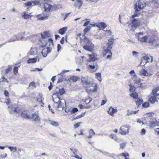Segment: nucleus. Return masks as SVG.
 I'll return each instance as SVG.
<instances>
[{
    "mask_svg": "<svg viewBox=\"0 0 159 159\" xmlns=\"http://www.w3.org/2000/svg\"><path fill=\"white\" fill-rule=\"evenodd\" d=\"M108 42L107 43V48L106 49H108L111 50L112 48V45L114 42V39L112 38H111L108 40Z\"/></svg>",
    "mask_w": 159,
    "mask_h": 159,
    "instance_id": "2eb2a0df",
    "label": "nucleus"
},
{
    "mask_svg": "<svg viewBox=\"0 0 159 159\" xmlns=\"http://www.w3.org/2000/svg\"><path fill=\"white\" fill-rule=\"evenodd\" d=\"M103 56V57H106V58L111 59L112 56V53L111 50L108 49H106L104 50Z\"/></svg>",
    "mask_w": 159,
    "mask_h": 159,
    "instance_id": "0eeeda50",
    "label": "nucleus"
},
{
    "mask_svg": "<svg viewBox=\"0 0 159 159\" xmlns=\"http://www.w3.org/2000/svg\"><path fill=\"white\" fill-rule=\"evenodd\" d=\"M23 18L25 19H27L31 17V16L27 14L25 12L23 15H22Z\"/></svg>",
    "mask_w": 159,
    "mask_h": 159,
    "instance_id": "72a5a7b5",
    "label": "nucleus"
},
{
    "mask_svg": "<svg viewBox=\"0 0 159 159\" xmlns=\"http://www.w3.org/2000/svg\"><path fill=\"white\" fill-rule=\"evenodd\" d=\"M31 115V113L28 110H24L20 115L22 118L25 119H30Z\"/></svg>",
    "mask_w": 159,
    "mask_h": 159,
    "instance_id": "20e7f679",
    "label": "nucleus"
},
{
    "mask_svg": "<svg viewBox=\"0 0 159 159\" xmlns=\"http://www.w3.org/2000/svg\"><path fill=\"white\" fill-rule=\"evenodd\" d=\"M96 78L100 81L101 82L102 81V79L101 77V73L98 72L95 74Z\"/></svg>",
    "mask_w": 159,
    "mask_h": 159,
    "instance_id": "e433bc0d",
    "label": "nucleus"
},
{
    "mask_svg": "<svg viewBox=\"0 0 159 159\" xmlns=\"http://www.w3.org/2000/svg\"><path fill=\"white\" fill-rule=\"evenodd\" d=\"M33 87L34 88H36V86L35 84V83L34 82H31L29 84V87Z\"/></svg>",
    "mask_w": 159,
    "mask_h": 159,
    "instance_id": "bf43d9fd",
    "label": "nucleus"
},
{
    "mask_svg": "<svg viewBox=\"0 0 159 159\" xmlns=\"http://www.w3.org/2000/svg\"><path fill=\"white\" fill-rule=\"evenodd\" d=\"M21 110V109L19 107H15L14 108V113H18L20 112Z\"/></svg>",
    "mask_w": 159,
    "mask_h": 159,
    "instance_id": "ea45409f",
    "label": "nucleus"
},
{
    "mask_svg": "<svg viewBox=\"0 0 159 159\" xmlns=\"http://www.w3.org/2000/svg\"><path fill=\"white\" fill-rule=\"evenodd\" d=\"M6 82L7 83H8V81L5 78V77L4 76H2L1 79H0V83L1 82Z\"/></svg>",
    "mask_w": 159,
    "mask_h": 159,
    "instance_id": "3c124183",
    "label": "nucleus"
},
{
    "mask_svg": "<svg viewBox=\"0 0 159 159\" xmlns=\"http://www.w3.org/2000/svg\"><path fill=\"white\" fill-rule=\"evenodd\" d=\"M131 79H132V80L136 83H140V81L139 79H138L136 75H132V76L131 77Z\"/></svg>",
    "mask_w": 159,
    "mask_h": 159,
    "instance_id": "c85d7f7f",
    "label": "nucleus"
},
{
    "mask_svg": "<svg viewBox=\"0 0 159 159\" xmlns=\"http://www.w3.org/2000/svg\"><path fill=\"white\" fill-rule=\"evenodd\" d=\"M39 17V20H44L48 18V16H41L40 17Z\"/></svg>",
    "mask_w": 159,
    "mask_h": 159,
    "instance_id": "680f3d73",
    "label": "nucleus"
},
{
    "mask_svg": "<svg viewBox=\"0 0 159 159\" xmlns=\"http://www.w3.org/2000/svg\"><path fill=\"white\" fill-rule=\"evenodd\" d=\"M140 74L142 75L147 76L148 75V72L146 70L144 69H142L141 70Z\"/></svg>",
    "mask_w": 159,
    "mask_h": 159,
    "instance_id": "473e14b6",
    "label": "nucleus"
},
{
    "mask_svg": "<svg viewBox=\"0 0 159 159\" xmlns=\"http://www.w3.org/2000/svg\"><path fill=\"white\" fill-rule=\"evenodd\" d=\"M129 129L128 127L124 126H122L120 129V132L122 135H125L128 133Z\"/></svg>",
    "mask_w": 159,
    "mask_h": 159,
    "instance_id": "9d476101",
    "label": "nucleus"
},
{
    "mask_svg": "<svg viewBox=\"0 0 159 159\" xmlns=\"http://www.w3.org/2000/svg\"><path fill=\"white\" fill-rule=\"evenodd\" d=\"M70 80L73 82H75L80 80V78L75 76H72L70 78Z\"/></svg>",
    "mask_w": 159,
    "mask_h": 159,
    "instance_id": "c756f323",
    "label": "nucleus"
},
{
    "mask_svg": "<svg viewBox=\"0 0 159 159\" xmlns=\"http://www.w3.org/2000/svg\"><path fill=\"white\" fill-rule=\"evenodd\" d=\"M8 108L9 109V111L10 114H13L14 113V108L12 105H11L8 106Z\"/></svg>",
    "mask_w": 159,
    "mask_h": 159,
    "instance_id": "7c9ffc66",
    "label": "nucleus"
},
{
    "mask_svg": "<svg viewBox=\"0 0 159 159\" xmlns=\"http://www.w3.org/2000/svg\"><path fill=\"white\" fill-rule=\"evenodd\" d=\"M83 48L86 50L92 52L93 49V44L91 43L89 45H86L83 46Z\"/></svg>",
    "mask_w": 159,
    "mask_h": 159,
    "instance_id": "ddd939ff",
    "label": "nucleus"
},
{
    "mask_svg": "<svg viewBox=\"0 0 159 159\" xmlns=\"http://www.w3.org/2000/svg\"><path fill=\"white\" fill-rule=\"evenodd\" d=\"M142 106L143 107H149V103L148 102H146L143 103Z\"/></svg>",
    "mask_w": 159,
    "mask_h": 159,
    "instance_id": "49530a36",
    "label": "nucleus"
},
{
    "mask_svg": "<svg viewBox=\"0 0 159 159\" xmlns=\"http://www.w3.org/2000/svg\"><path fill=\"white\" fill-rule=\"evenodd\" d=\"M78 111V109L76 107L74 108L71 110V114H73Z\"/></svg>",
    "mask_w": 159,
    "mask_h": 159,
    "instance_id": "864d4df0",
    "label": "nucleus"
},
{
    "mask_svg": "<svg viewBox=\"0 0 159 159\" xmlns=\"http://www.w3.org/2000/svg\"><path fill=\"white\" fill-rule=\"evenodd\" d=\"M48 42L49 43V44L50 46L53 45V40L51 39L50 38L48 39Z\"/></svg>",
    "mask_w": 159,
    "mask_h": 159,
    "instance_id": "6e6d98bb",
    "label": "nucleus"
},
{
    "mask_svg": "<svg viewBox=\"0 0 159 159\" xmlns=\"http://www.w3.org/2000/svg\"><path fill=\"white\" fill-rule=\"evenodd\" d=\"M41 37L42 39H45L50 37V34L49 31H45L41 34Z\"/></svg>",
    "mask_w": 159,
    "mask_h": 159,
    "instance_id": "4468645a",
    "label": "nucleus"
},
{
    "mask_svg": "<svg viewBox=\"0 0 159 159\" xmlns=\"http://www.w3.org/2000/svg\"><path fill=\"white\" fill-rule=\"evenodd\" d=\"M82 123H81V122H79L76 123L74 125V128L75 129H76V128H78L80 126V124H82Z\"/></svg>",
    "mask_w": 159,
    "mask_h": 159,
    "instance_id": "4d7b16f0",
    "label": "nucleus"
},
{
    "mask_svg": "<svg viewBox=\"0 0 159 159\" xmlns=\"http://www.w3.org/2000/svg\"><path fill=\"white\" fill-rule=\"evenodd\" d=\"M157 98L154 95L152 96L149 99V101L152 104L156 102H158Z\"/></svg>",
    "mask_w": 159,
    "mask_h": 159,
    "instance_id": "cd10ccee",
    "label": "nucleus"
},
{
    "mask_svg": "<svg viewBox=\"0 0 159 159\" xmlns=\"http://www.w3.org/2000/svg\"><path fill=\"white\" fill-rule=\"evenodd\" d=\"M147 43H148V45L152 48L157 47L159 43L154 38L151 36L148 37Z\"/></svg>",
    "mask_w": 159,
    "mask_h": 159,
    "instance_id": "f03ea898",
    "label": "nucleus"
},
{
    "mask_svg": "<svg viewBox=\"0 0 159 159\" xmlns=\"http://www.w3.org/2000/svg\"><path fill=\"white\" fill-rule=\"evenodd\" d=\"M89 133L90 135H94L95 134V133L93 129H91L89 130Z\"/></svg>",
    "mask_w": 159,
    "mask_h": 159,
    "instance_id": "69168bd1",
    "label": "nucleus"
},
{
    "mask_svg": "<svg viewBox=\"0 0 159 159\" xmlns=\"http://www.w3.org/2000/svg\"><path fill=\"white\" fill-rule=\"evenodd\" d=\"M83 1L81 0H76V2L75 4V7L78 9H80L83 4Z\"/></svg>",
    "mask_w": 159,
    "mask_h": 159,
    "instance_id": "4be33fe9",
    "label": "nucleus"
},
{
    "mask_svg": "<svg viewBox=\"0 0 159 159\" xmlns=\"http://www.w3.org/2000/svg\"><path fill=\"white\" fill-rule=\"evenodd\" d=\"M121 156H124L125 157V159H128L127 158V157L129 156V154L128 153H122L120 154Z\"/></svg>",
    "mask_w": 159,
    "mask_h": 159,
    "instance_id": "8fccbe9b",
    "label": "nucleus"
},
{
    "mask_svg": "<svg viewBox=\"0 0 159 159\" xmlns=\"http://www.w3.org/2000/svg\"><path fill=\"white\" fill-rule=\"evenodd\" d=\"M11 100L9 98H7L5 102V103H6L7 105H9V104L11 103Z\"/></svg>",
    "mask_w": 159,
    "mask_h": 159,
    "instance_id": "e2e57ef3",
    "label": "nucleus"
},
{
    "mask_svg": "<svg viewBox=\"0 0 159 159\" xmlns=\"http://www.w3.org/2000/svg\"><path fill=\"white\" fill-rule=\"evenodd\" d=\"M156 90H155V89H153L152 90V93L153 95L156 98H159V93H157Z\"/></svg>",
    "mask_w": 159,
    "mask_h": 159,
    "instance_id": "f704fd0d",
    "label": "nucleus"
},
{
    "mask_svg": "<svg viewBox=\"0 0 159 159\" xmlns=\"http://www.w3.org/2000/svg\"><path fill=\"white\" fill-rule=\"evenodd\" d=\"M43 4L44 11L47 12H50L52 7V5L47 2H44Z\"/></svg>",
    "mask_w": 159,
    "mask_h": 159,
    "instance_id": "1a4fd4ad",
    "label": "nucleus"
},
{
    "mask_svg": "<svg viewBox=\"0 0 159 159\" xmlns=\"http://www.w3.org/2000/svg\"><path fill=\"white\" fill-rule=\"evenodd\" d=\"M12 67L11 65H8V67L6 68L5 70V72L7 75L8 73L12 70Z\"/></svg>",
    "mask_w": 159,
    "mask_h": 159,
    "instance_id": "c9c22d12",
    "label": "nucleus"
},
{
    "mask_svg": "<svg viewBox=\"0 0 159 159\" xmlns=\"http://www.w3.org/2000/svg\"><path fill=\"white\" fill-rule=\"evenodd\" d=\"M92 100V99L91 98L89 97L86 98L85 99H84V102L85 103V104H87L89 103Z\"/></svg>",
    "mask_w": 159,
    "mask_h": 159,
    "instance_id": "58836bf2",
    "label": "nucleus"
},
{
    "mask_svg": "<svg viewBox=\"0 0 159 159\" xmlns=\"http://www.w3.org/2000/svg\"><path fill=\"white\" fill-rule=\"evenodd\" d=\"M67 27H65L60 29L58 30L59 34L63 35L65 34L67 30Z\"/></svg>",
    "mask_w": 159,
    "mask_h": 159,
    "instance_id": "393cba45",
    "label": "nucleus"
},
{
    "mask_svg": "<svg viewBox=\"0 0 159 159\" xmlns=\"http://www.w3.org/2000/svg\"><path fill=\"white\" fill-rule=\"evenodd\" d=\"M135 99V102L137 105L138 107L143 102V100L142 98H134Z\"/></svg>",
    "mask_w": 159,
    "mask_h": 159,
    "instance_id": "bb28decb",
    "label": "nucleus"
},
{
    "mask_svg": "<svg viewBox=\"0 0 159 159\" xmlns=\"http://www.w3.org/2000/svg\"><path fill=\"white\" fill-rule=\"evenodd\" d=\"M107 26V25L104 22H101L98 23L97 27L100 30H103Z\"/></svg>",
    "mask_w": 159,
    "mask_h": 159,
    "instance_id": "6ab92c4d",
    "label": "nucleus"
},
{
    "mask_svg": "<svg viewBox=\"0 0 159 159\" xmlns=\"http://www.w3.org/2000/svg\"><path fill=\"white\" fill-rule=\"evenodd\" d=\"M51 49L50 47H47L44 48L41 52L42 54L44 57H45L50 52Z\"/></svg>",
    "mask_w": 159,
    "mask_h": 159,
    "instance_id": "f8f14e48",
    "label": "nucleus"
},
{
    "mask_svg": "<svg viewBox=\"0 0 159 159\" xmlns=\"http://www.w3.org/2000/svg\"><path fill=\"white\" fill-rule=\"evenodd\" d=\"M4 94L5 95V96L6 97H7V98L9 97V93L8 91L7 90H4Z\"/></svg>",
    "mask_w": 159,
    "mask_h": 159,
    "instance_id": "13d9d810",
    "label": "nucleus"
},
{
    "mask_svg": "<svg viewBox=\"0 0 159 159\" xmlns=\"http://www.w3.org/2000/svg\"><path fill=\"white\" fill-rule=\"evenodd\" d=\"M31 117L30 119H32L33 121L36 122H39L40 121V118L38 113L35 112L31 114Z\"/></svg>",
    "mask_w": 159,
    "mask_h": 159,
    "instance_id": "6e6552de",
    "label": "nucleus"
},
{
    "mask_svg": "<svg viewBox=\"0 0 159 159\" xmlns=\"http://www.w3.org/2000/svg\"><path fill=\"white\" fill-rule=\"evenodd\" d=\"M117 112V109L111 107L109 108L108 110L107 111L108 113L112 116H113L114 114Z\"/></svg>",
    "mask_w": 159,
    "mask_h": 159,
    "instance_id": "f3484780",
    "label": "nucleus"
},
{
    "mask_svg": "<svg viewBox=\"0 0 159 159\" xmlns=\"http://www.w3.org/2000/svg\"><path fill=\"white\" fill-rule=\"evenodd\" d=\"M32 2L34 4V5H39L41 4V3L40 1L35 0L32 1Z\"/></svg>",
    "mask_w": 159,
    "mask_h": 159,
    "instance_id": "a18cd8bd",
    "label": "nucleus"
},
{
    "mask_svg": "<svg viewBox=\"0 0 159 159\" xmlns=\"http://www.w3.org/2000/svg\"><path fill=\"white\" fill-rule=\"evenodd\" d=\"M65 112L67 113H70L71 114V109L68 107H66L65 109Z\"/></svg>",
    "mask_w": 159,
    "mask_h": 159,
    "instance_id": "603ef678",
    "label": "nucleus"
},
{
    "mask_svg": "<svg viewBox=\"0 0 159 159\" xmlns=\"http://www.w3.org/2000/svg\"><path fill=\"white\" fill-rule=\"evenodd\" d=\"M146 133V130L144 129H143L141 132V135H144Z\"/></svg>",
    "mask_w": 159,
    "mask_h": 159,
    "instance_id": "338daca9",
    "label": "nucleus"
},
{
    "mask_svg": "<svg viewBox=\"0 0 159 159\" xmlns=\"http://www.w3.org/2000/svg\"><path fill=\"white\" fill-rule=\"evenodd\" d=\"M84 115H85L84 113H83L77 116L74 117L73 118V119H72V120L80 118L83 117Z\"/></svg>",
    "mask_w": 159,
    "mask_h": 159,
    "instance_id": "4c0bfd02",
    "label": "nucleus"
},
{
    "mask_svg": "<svg viewBox=\"0 0 159 159\" xmlns=\"http://www.w3.org/2000/svg\"><path fill=\"white\" fill-rule=\"evenodd\" d=\"M135 89V88L134 86L130 85V92L131 93L130 94V96L134 98H136L138 97V93L134 92Z\"/></svg>",
    "mask_w": 159,
    "mask_h": 159,
    "instance_id": "423d86ee",
    "label": "nucleus"
},
{
    "mask_svg": "<svg viewBox=\"0 0 159 159\" xmlns=\"http://www.w3.org/2000/svg\"><path fill=\"white\" fill-rule=\"evenodd\" d=\"M37 59L36 58H33L29 59L27 61V62L28 63H35L36 62Z\"/></svg>",
    "mask_w": 159,
    "mask_h": 159,
    "instance_id": "2f4dec72",
    "label": "nucleus"
},
{
    "mask_svg": "<svg viewBox=\"0 0 159 159\" xmlns=\"http://www.w3.org/2000/svg\"><path fill=\"white\" fill-rule=\"evenodd\" d=\"M126 144L125 142H123L120 144V148L121 149H123L125 148Z\"/></svg>",
    "mask_w": 159,
    "mask_h": 159,
    "instance_id": "c03bdc74",
    "label": "nucleus"
},
{
    "mask_svg": "<svg viewBox=\"0 0 159 159\" xmlns=\"http://www.w3.org/2000/svg\"><path fill=\"white\" fill-rule=\"evenodd\" d=\"M144 60L145 61V63L148 62H152L153 61L152 57L148 55H145L143 56Z\"/></svg>",
    "mask_w": 159,
    "mask_h": 159,
    "instance_id": "dca6fc26",
    "label": "nucleus"
},
{
    "mask_svg": "<svg viewBox=\"0 0 159 159\" xmlns=\"http://www.w3.org/2000/svg\"><path fill=\"white\" fill-rule=\"evenodd\" d=\"M135 11L134 12V14L132 15L131 18H134L135 17H137L140 13V11L138 9L136 5H135Z\"/></svg>",
    "mask_w": 159,
    "mask_h": 159,
    "instance_id": "412c9836",
    "label": "nucleus"
},
{
    "mask_svg": "<svg viewBox=\"0 0 159 159\" xmlns=\"http://www.w3.org/2000/svg\"><path fill=\"white\" fill-rule=\"evenodd\" d=\"M109 137L117 142H120L122 141V140L119 138L116 135L113 134H110L109 135Z\"/></svg>",
    "mask_w": 159,
    "mask_h": 159,
    "instance_id": "a211bd4d",
    "label": "nucleus"
},
{
    "mask_svg": "<svg viewBox=\"0 0 159 159\" xmlns=\"http://www.w3.org/2000/svg\"><path fill=\"white\" fill-rule=\"evenodd\" d=\"M38 43L40 47L43 48L47 45V41L46 40H45L44 39L41 38V39H39Z\"/></svg>",
    "mask_w": 159,
    "mask_h": 159,
    "instance_id": "9b49d317",
    "label": "nucleus"
},
{
    "mask_svg": "<svg viewBox=\"0 0 159 159\" xmlns=\"http://www.w3.org/2000/svg\"><path fill=\"white\" fill-rule=\"evenodd\" d=\"M74 157L77 159H82L81 157H79L77 155H75L74 156Z\"/></svg>",
    "mask_w": 159,
    "mask_h": 159,
    "instance_id": "774afa93",
    "label": "nucleus"
},
{
    "mask_svg": "<svg viewBox=\"0 0 159 159\" xmlns=\"http://www.w3.org/2000/svg\"><path fill=\"white\" fill-rule=\"evenodd\" d=\"M138 4V8L140 9H143L146 5V4L145 3L143 2H141L139 1L137 3H136V5ZM137 6V5H136Z\"/></svg>",
    "mask_w": 159,
    "mask_h": 159,
    "instance_id": "5701e85b",
    "label": "nucleus"
},
{
    "mask_svg": "<svg viewBox=\"0 0 159 159\" xmlns=\"http://www.w3.org/2000/svg\"><path fill=\"white\" fill-rule=\"evenodd\" d=\"M64 107V105L62 104V102H59V103L57 106V108L61 107L62 108V110H63Z\"/></svg>",
    "mask_w": 159,
    "mask_h": 159,
    "instance_id": "de8ad7c7",
    "label": "nucleus"
},
{
    "mask_svg": "<svg viewBox=\"0 0 159 159\" xmlns=\"http://www.w3.org/2000/svg\"><path fill=\"white\" fill-rule=\"evenodd\" d=\"M36 100L37 102H39V104L41 107H44V104L43 102V98L42 96L39 95V97H37L36 98Z\"/></svg>",
    "mask_w": 159,
    "mask_h": 159,
    "instance_id": "b1692460",
    "label": "nucleus"
},
{
    "mask_svg": "<svg viewBox=\"0 0 159 159\" xmlns=\"http://www.w3.org/2000/svg\"><path fill=\"white\" fill-rule=\"evenodd\" d=\"M132 29L131 30L134 31L139 25V21L138 18H131Z\"/></svg>",
    "mask_w": 159,
    "mask_h": 159,
    "instance_id": "39448f33",
    "label": "nucleus"
},
{
    "mask_svg": "<svg viewBox=\"0 0 159 159\" xmlns=\"http://www.w3.org/2000/svg\"><path fill=\"white\" fill-rule=\"evenodd\" d=\"M78 107L80 109H83V108H89L90 107V106H88L86 107H84L83 106L82 104H80L78 106Z\"/></svg>",
    "mask_w": 159,
    "mask_h": 159,
    "instance_id": "5fc2aeb1",
    "label": "nucleus"
},
{
    "mask_svg": "<svg viewBox=\"0 0 159 159\" xmlns=\"http://www.w3.org/2000/svg\"><path fill=\"white\" fill-rule=\"evenodd\" d=\"M81 82L82 85L84 88L86 92L89 94H92L98 91V89L97 84H95L93 89L90 88L93 84L89 80L88 77H82L81 78Z\"/></svg>",
    "mask_w": 159,
    "mask_h": 159,
    "instance_id": "f257e3e1",
    "label": "nucleus"
},
{
    "mask_svg": "<svg viewBox=\"0 0 159 159\" xmlns=\"http://www.w3.org/2000/svg\"><path fill=\"white\" fill-rule=\"evenodd\" d=\"M136 35L138 37V41L142 42L147 43L148 37L146 36H144L142 32L136 34Z\"/></svg>",
    "mask_w": 159,
    "mask_h": 159,
    "instance_id": "7ed1b4c3",
    "label": "nucleus"
},
{
    "mask_svg": "<svg viewBox=\"0 0 159 159\" xmlns=\"http://www.w3.org/2000/svg\"><path fill=\"white\" fill-rule=\"evenodd\" d=\"M48 123L49 124L54 127H57L59 125V124L58 122L56 121L49 120H48Z\"/></svg>",
    "mask_w": 159,
    "mask_h": 159,
    "instance_id": "a878e982",
    "label": "nucleus"
},
{
    "mask_svg": "<svg viewBox=\"0 0 159 159\" xmlns=\"http://www.w3.org/2000/svg\"><path fill=\"white\" fill-rule=\"evenodd\" d=\"M133 55L134 57H136L137 56L138 54H139L136 51H133L132 52Z\"/></svg>",
    "mask_w": 159,
    "mask_h": 159,
    "instance_id": "0e129e2a",
    "label": "nucleus"
},
{
    "mask_svg": "<svg viewBox=\"0 0 159 159\" xmlns=\"http://www.w3.org/2000/svg\"><path fill=\"white\" fill-rule=\"evenodd\" d=\"M82 40L84 41V43L85 44L89 43L90 42V41L88 38L86 36L84 37Z\"/></svg>",
    "mask_w": 159,
    "mask_h": 159,
    "instance_id": "79ce46f5",
    "label": "nucleus"
},
{
    "mask_svg": "<svg viewBox=\"0 0 159 159\" xmlns=\"http://www.w3.org/2000/svg\"><path fill=\"white\" fill-rule=\"evenodd\" d=\"M65 90L63 88H62L61 89H59L58 92H56L54 93L53 95L57 96L58 98H59L58 96L62 95L65 93Z\"/></svg>",
    "mask_w": 159,
    "mask_h": 159,
    "instance_id": "aec40b11",
    "label": "nucleus"
},
{
    "mask_svg": "<svg viewBox=\"0 0 159 159\" xmlns=\"http://www.w3.org/2000/svg\"><path fill=\"white\" fill-rule=\"evenodd\" d=\"M8 148L11 151H12L13 152H15L17 151V148L16 147H9Z\"/></svg>",
    "mask_w": 159,
    "mask_h": 159,
    "instance_id": "09e8293b",
    "label": "nucleus"
},
{
    "mask_svg": "<svg viewBox=\"0 0 159 159\" xmlns=\"http://www.w3.org/2000/svg\"><path fill=\"white\" fill-rule=\"evenodd\" d=\"M32 4V2L30 1L27 2L25 5L26 7L30 6Z\"/></svg>",
    "mask_w": 159,
    "mask_h": 159,
    "instance_id": "052dcab7",
    "label": "nucleus"
},
{
    "mask_svg": "<svg viewBox=\"0 0 159 159\" xmlns=\"http://www.w3.org/2000/svg\"><path fill=\"white\" fill-rule=\"evenodd\" d=\"M18 67L15 66L13 70V73L14 75H16L18 73Z\"/></svg>",
    "mask_w": 159,
    "mask_h": 159,
    "instance_id": "37998d69",
    "label": "nucleus"
},
{
    "mask_svg": "<svg viewBox=\"0 0 159 159\" xmlns=\"http://www.w3.org/2000/svg\"><path fill=\"white\" fill-rule=\"evenodd\" d=\"M91 27L89 26H87L84 30V34L83 35V36H84L86 34L87 32L89 31L90 29H91Z\"/></svg>",
    "mask_w": 159,
    "mask_h": 159,
    "instance_id": "a19ab883",
    "label": "nucleus"
}]
</instances>
